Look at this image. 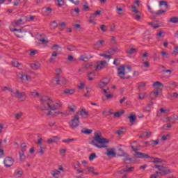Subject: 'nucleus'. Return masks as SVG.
<instances>
[{
    "label": "nucleus",
    "instance_id": "54",
    "mask_svg": "<svg viewBox=\"0 0 178 178\" xmlns=\"http://www.w3.org/2000/svg\"><path fill=\"white\" fill-rule=\"evenodd\" d=\"M53 177H56L58 178V176H59V175H60V171L59 170H56L55 172L51 173Z\"/></svg>",
    "mask_w": 178,
    "mask_h": 178
},
{
    "label": "nucleus",
    "instance_id": "18",
    "mask_svg": "<svg viewBox=\"0 0 178 178\" xmlns=\"http://www.w3.org/2000/svg\"><path fill=\"white\" fill-rule=\"evenodd\" d=\"M76 92V90L74 89H65L63 91L64 94H67V95H73Z\"/></svg>",
    "mask_w": 178,
    "mask_h": 178
},
{
    "label": "nucleus",
    "instance_id": "50",
    "mask_svg": "<svg viewBox=\"0 0 178 178\" xmlns=\"http://www.w3.org/2000/svg\"><path fill=\"white\" fill-rule=\"evenodd\" d=\"M67 49L68 51H76V47H74V46H73V45H68V46L67 47Z\"/></svg>",
    "mask_w": 178,
    "mask_h": 178
},
{
    "label": "nucleus",
    "instance_id": "17",
    "mask_svg": "<svg viewBox=\"0 0 178 178\" xmlns=\"http://www.w3.org/2000/svg\"><path fill=\"white\" fill-rule=\"evenodd\" d=\"M151 131L143 132L140 136H139V138H148L151 137Z\"/></svg>",
    "mask_w": 178,
    "mask_h": 178
},
{
    "label": "nucleus",
    "instance_id": "7",
    "mask_svg": "<svg viewBox=\"0 0 178 178\" xmlns=\"http://www.w3.org/2000/svg\"><path fill=\"white\" fill-rule=\"evenodd\" d=\"M3 163L6 168H10L15 163V160L12 157L7 156L4 159Z\"/></svg>",
    "mask_w": 178,
    "mask_h": 178
},
{
    "label": "nucleus",
    "instance_id": "9",
    "mask_svg": "<svg viewBox=\"0 0 178 178\" xmlns=\"http://www.w3.org/2000/svg\"><path fill=\"white\" fill-rule=\"evenodd\" d=\"M58 115H62V116H69L67 113H63L60 111H49L47 113V116H58Z\"/></svg>",
    "mask_w": 178,
    "mask_h": 178
},
{
    "label": "nucleus",
    "instance_id": "39",
    "mask_svg": "<svg viewBox=\"0 0 178 178\" xmlns=\"http://www.w3.org/2000/svg\"><path fill=\"white\" fill-rule=\"evenodd\" d=\"M56 27H58V23H56V21H53L51 24V29L55 30Z\"/></svg>",
    "mask_w": 178,
    "mask_h": 178
},
{
    "label": "nucleus",
    "instance_id": "15",
    "mask_svg": "<svg viewBox=\"0 0 178 178\" xmlns=\"http://www.w3.org/2000/svg\"><path fill=\"white\" fill-rule=\"evenodd\" d=\"M56 58H58V53H56V51H54L49 59L50 63H55Z\"/></svg>",
    "mask_w": 178,
    "mask_h": 178
},
{
    "label": "nucleus",
    "instance_id": "49",
    "mask_svg": "<svg viewBox=\"0 0 178 178\" xmlns=\"http://www.w3.org/2000/svg\"><path fill=\"white\" fill-rule=\"evenodd\" d=\"M62 47H60V46L58 45V44H54L53 45V47H51V49L53 51H58V49H60Z\"/></svg>",
    "mask_w": 178,
    "mask_h": 178
},
{
    "label": "nucleus",
    "instance_id": "22",
    "mask_svg": "<svg viewBox=\"0 0 178 178\" xmlns=\"http://www.w3.org/2000/svg\"><path fill=\"white\" fill-rule=\"evenodd\" d=\"M116 10L118 15H120V16H123V8L120 6H116Z\"/></svg>",
    "mask_w": 178,
    "mask_h": 178
},
{
    "label": "nucleus",
    "instance_id": "38",
    "mask_svg": "<svg viewBox=\"0 0 178 178\" xmlns=\"http://www.w3.org/2000/svg\"><path fill=\"white\" fill-rule=\"evenodd\" d=\"M95 17H97V15L95 14H91L89 18V23H92V22L95 20Z\"/></svg>",
    "mask_w": 178,
    "mask_h": 178
},
{
    "label": "nucleus",
    "instance_id": "58",
    "mask_svg": "<svg viewBox=\"0 0 178 178\" xmlns=\"http://www.w3.org/2000/svg\"><path fill=\"white\" fill-rule=\"evenodd\" d=\"M38 54V50H31V52H30V56H34V55Z\"/></svg>",
    "mask_w": 178,
    "mask_h": 178
},
{
    "label": "nucleus",
    "instance_id": "36",
    "mask_svg": "<svg viewBox=\"0 0 178 178\" xmlns=\"http://www.w3.org/2000/svg\"><path fill=\"white\" fill-rule=\"evenodd\" d=\"M114 52H118V47H115L114 49H110L107 54H110L111 55H113Z\"/></svg>",
    "mask_w": 178,
    "mask_h": 178
},
{
    "label": "nucleus",
    "instance_id": "1",
    "mask_svg": "<svg viewBox=\"0 0 178 178\" xmlns=\"http://www.w3.org/2000/svg\"><path fill=\"white\" fill-rule=\"evenodd\" d=\"M42 102V111H49V112H56L63 106L62 102H57L52 103V99L48 96H43L40 99Z\"/></svg>",
    "mask_w": 178,
    "mask_h": 178
},
{
    "label": "nucleus",
    "instance_id": "4",
    "mask_svg": "<svg viewBox=\"0 0 178 178\" xmlns=\"http://www.w3.org/2000/svg\"><path fill=\"white\" fill-rule=\"evenodd\" d=\"M118 74L119 77L124 80V79H126L124 76L127 74V73H130V72H131V67H130L129 66L126 67L124 65H121V67L118 68Z\"/></svg>",
    "mask_w": 178,
    "mask_h": 178
},
{
    "label": "nucleus",
    "instance_id": "52",
    "mask_svg": "<svg viewBox=\"0 0 178 178\" xmlns=\"http://www.w3.org/2000/svg\"><path fill=\"white\" fill-rule=\"evenodd\" d=\"M31 69H33V70H38V65L36 63H32L31 64Z\"/></svg>",
    "mask_w": 178,
    "mask_h": 178
},
{
    "label": "nucleus",
    "instance_id": "25",
    "mask_svg": "<svg viewBox=\"0 0 178 178\" xmlns=\"http://www.w3.org/2000/svg\"><path fill=\"white\" fill-rule=\"evenodd\" d=\"M68 110L70 111V112L74 113L77 110V107L74 105H70L68 106Z\"/></svg>",
    "mask_w": 178,
    "mask_h": 178
},
{
    "label": "nucleus",
    "instance_id": "61",
    "mask_svg": "<svg viewBox=\"0 0 178 178\" xmlns=\"http://www.w3.org/2000/svg\"><path fill=\"white\" fill-rule=\"evenodd\" d=\"M19 156H20V161H24V158H25V156H24V152H19Z\"/></svg>",
    "mask_w": 178,
    "mask_h": 178
},
{
    "label": "nucleus",
    "instance_id": "56",
    "mask_svg": "<svg viewBox=\"0 0 178 178\" xmlns=\"http://www.w3.org/2000/svg\"><path fill=\"white\" fill-rule=\"evenodd\" d=\"M113 65H115V66H119V65H120V60H119L118 58H115L114 60Z\"/></svg>",
    "mask_w": 178,
    "mask_h": 178
},
{
    "label": "nucleus",
    "instance_id": "8",
    "mask_svg": "<svg viewBox=\"0 0 178 178\" xmlns=\"http://www.w3.org/2000/svg\"><path fill=\"white\" fill-rule=\"evenodd\" d=\"M14 97L15 98H17V99H22V98H24L22 101H26V92H20L19 90H16L15 92H13Z\"/></svg>",
    "mask_w": 178,
    "mask_h": 178
},
{
    "label": "nucleus",
    "instance_id": "55",
    "mask_svg": "<svg viewBox=\"0 0 178 178\" xmlns=\"http://www.w3.org/2000/svg\"><path fill=\"white\" fill-rule=\"evenodd\" d=\"M11 65L14 66V67H19V65H20V63H19V62L17 61H13L11 63Z\"/></svg>",
    "mask_w": 178,
    "mask_h": 178
},
{
    "label": "nucleus",
    "instance_id": "20",
    "mask_svg": "<svg viewBox=\"0 0 178 178\" xmlns=\"http://www.w3.org/2000/svg\"><path fill=\"white\" fill-rule=\"evenodd\" d=\"M107 156H111V158H115L116 156V152L113 150H109V149H107L106 153Z\"/></svg>",
    "mask_w": 178,
    "mask_h": 178
},
{
    "label": "nucleus",
    "instance_id": "27",
    "mask_svg": "<svg viewBox=\"0 0 178 178\" xmlns=\"http://www.w3.org/2000/svg\"><path fill=\"white\" fill-rule=\"evenodd\" d=\"M15 26H22V24H24L23 19L20 18L19 19L15 21Z\"/></svg>",
    "mask_w": 178,
    "mask_h": 178
},
{
    "label": "nucleus",
    "instance_id": "32",
    "mask_svg": "<svg viewBox=\"0 0 178 178\" xmlns=\"http://www.w3.org/2000/svg\"><path fill=\"white\" fill-rule=\"evenodd\" d=\"M122 161H123L124 162H125V163L129 164V163H131L132 159H131V158H130V157H129V156H126V157H124V158L122 159Z\"/></svg>",
    "mask_w": 178,
    "mask_h": 178
},
{
    "label": "nucleus",
    "instance_id": "40",
    "mask_svg": "<svg viewBox=\"0 0 178 178\" xmlns=\"http://www.w3.org/2000/svg\"><path fill=\"white\" fill-rule=\"evenodd\" d=\"M159 5H160V6H162L163 5H164V6H165V8H169V5L168 4V1H159Z\"/></svg>",
    "mask_w": 178,
    "mask_h": 178
},
{
    "label": "nucleus",
    "instance_id": "44",
    "mask_svg": "<svg viewBox=\"0 0 178 178\" xmlns=\"http://www.w3.org/2000/svg\"><path fill=\"white\" fill-rule=\"evenodd\" d=\"M170 23H178V17H174L170 19Z\"/></svg>",
    "mask_w": 178,
    "mask_h": 178
},
{
    "label": "nucleus",
    "instance_id": "21",
    "mask_svg": "<svg viewBox=\"0 0 178 178\" xmlns=\"http://www.w3.org/2000/svg\"><path fill=\"white\" fill-rule=\"evenodd\" d=\"M95 79V73L91 72L88 74V79L89 81H92Z\"/></svg>",
    "mask_w": 178,
    "mask_h": 178
},
{
    "label": "nucleus",
    "instance_id": "41",
    "mask_svg": "<svg viewBox=\"0 0 178 178\" xmlns=\"http://www.w3.org/2000/svg\"><path fill=\"white\" fill-rule=\"evenodd\" d=\"M45 149H47V147L40 146V149L39 151V154L40 155H44V154L45 152Z\"/></svg>",
    "mask_w": 178,
    "mask_h": 178
},
{
    "label": "nucleus",
    "instance_id": "62",
    "mask_svg": "<svg viewBox=\"0 0 178 178\" xmlns=\"http://www.w3.org/2000/svg\"><path fill=\"white\" fill-rule=\"evenodd\" d=\"M74 169H77V168H80V162L76 161L73 164Z\"/></svg>",
    "mask_w": 178,
    "mask_h": 178
},
{
    "label": "nucleus",
    "instance_id": "29",
    "mask_svg": "<svg viewBox=\"0 0 178 178\" xmlns=\"http://www.w3.org/2000/svg\"><path fill=\"white\" fill-rule=\"evenodd\" d=\"M165 13H166V10H159L157 12L154 13V15H156V16H161L162 15H165Z\"/></svg>",
    "mask_w": 178,
    "mask_h": 178
},
{
    "label": "nucleus",
    "instance_id": "37",
    "mask_svg": "<svg viewBox=\"0 0 178 178\" xmlns=\"http://www.w3.org/2000/svg\"><path fill=\"white\" fill-rule=\"evenodd\" d=\"M97 157V154L92 153L89 156V161H94Z\"/></svg>",
    "mask_w": 178,
    "mask_h": 178
},
{
    "label": "nucleus",
    "instance_id": "19",
    "mask_svg": "<svg viewBox=\"0 0 178 178\" xmlns=\"http://www.w3.org/2000/svg\"><path fill=\"white\" fill-rule=\"evenodd\" d=\"M128 118L131 125L134 124V122L137 120V116L134 115H130Z\"/></svg>",
    "mask_w": 178,
    "mask_h": 178
},
{
    "label": "nucleus",
    "instance_id": "33",
    "mask_svg": "<svg viewBox=\"0 0 178 178\" xmlns=\"http://www.w3.org/2000/svg\"><path fill=\"white\" fill-rule=\"evenodd\" d=\"M124 113V111H118L114 113V118H120Z\"/></svg>",
    "mask_w": 178,
    "mask_h": 178
},
{
    "label": "nucleus",
    "instance_id": "42",
    "mask_svg": "<svg viewBox=\"0 0 178 178\" xmlns=\"http://www.w3.org/2000/svg\"><path fill=\"white\" fill-rule=\"evenodd\" d=\"M57 5L58 8H62L65 5V1L63 0H57Z\"/></svg>",
    "mask_w": 178,
    "mask_h": 178
},
{
    "label": "nucleus",
    "instance_id": "6",
    "mask_svg": "<svg viewBox=\"0 0 178 178\" xmlns=\"http://www.w3.org/2000/svg\"><path fill=\"white\" fill-rule=\"evenodd\" d=\"M154 168L156 169H158L160 172H163V175H169V173H172V171H170V169L168 168V167L163 166V165H155Z\"/></svg>",
    "mask_w": 178,
    "mask_h": 178
},
{
    "label": "nucleus",
    "instance_id": "46",
    "mask_svg": "<svg viewBox=\"0 0 178 178\" xmlns=\"http://www.w3.org/2000/svg\"><path fill=\"white\" fill-rule=\"evenodd\" d=\"M1 90L4 92H6V91H10V92H13V90L6 86H4L1 88Z\"/></svg>",
    "mask_w": 178,
    "mask_h": 178
},
{
    "label": "nucleus",
    "instance_id": "11",
    "mask_svg": "<svg viewBox=\"0 0 178 178\" xmlns=\"http://www.w3.org/2000/svg\"><path fill=\"white\" fill-rule=\"evenodd\" d=\"M60 138L58 136H53L47 140V144H58Z\"/></svg>",
    "mask_w": 178,
    "mask_h": 178
},
{
    "label": "nucleus",
    "instance_id": "59",
    "mask_svg": "<svg viewBox=\"0 0 178 178\" xmlns=\"http://www.w3.org/2000/svg\"><path fill=\"white\" fill-rule=\"evenodd\" d=\"M22 116H23V113H17V114H15V119L17 120H19V119H20V118H22Z\"/></svg>",
    "mask_w": 178,
    "mask_h": 178
},
{
    "label": "nucleus",
    "instance_id": "47",
    "mask_svg": "<svg viewBox=\"0 0 178 178\" xmlns=\"http://www.w3.org/2000/svg\"><path fill=\"white\" fill-rule=\"evenodd\" d=\"M54 81H56L57 85L59 86V84H60V78L56 77V78L53 79V80L51 81L52 83H54Z\"/></svg>",
    "mask_w": 178,
    "mask_h": 178
},
{
    "label": "nucleus",
    "instance_id": "45",
    "mask_svg": "<svg viewBox=\"0 0 178 178\" xmlns=\"http://www.w3.org/2000/svg\"><path fill=\"white\" fill-rule=\"evenodd\" d=\"M100 30L103 31V33H106L108 31V27H106L105 25L102 24L100 26Z\"/></svg>",
    "mask_w": 178,
    "mask_h": 178
},
{
    "label": "nucleus",
    "instance_id": "5",
    "mask_svg": "<svg viewBox=\"0 0 178 178\" xmlns=\"http://www.w3.org/2000/svg\"><path fill=\"white\" fill-rule=\"evenodd\" d=\"M131 147L132 148V151H134V152L136 153L135 156L136 158H142V159H148V158H151V156H149V155H148L147 154L141 153L140 152H138V146L134 147V145H131Z\"/></svg>",
    "mask_w": 178,
    "mask_h": 178
},
{
    "label": "nucleus",
    "instance_id": "43",
    "mask_svg": "<svg viewBox=\"0 0 178 178\" xmlns=\"http://www.w3.org/2000/svg\"><path fill=\"white\" fill-rule=\"evenodd\" d=\"M161 55L163 59H165V58H168V56H169V54H168V53L165 52V51H161Z\"/></svg>",
    "mask_w": 178,
    "mask_h": 178
},
{
    "label": "nucleus",
    "instance_id": "31",
    "mask_svg": "<svg viewBox=\"0 0 178 178\" xmlns=\"http://www.w3.org/2000/svg\"><path fill=\"white\" fill-rule=\"evenodd\" d=\"M153 87H155V88H158V87H163V84L159 81H156L153 83Z\"/></svg>",
    "mask_w": 178,
    "mask_h": 178
},
{
    "label": "nucleus",
    "instance_id": "51",
    "mask_svg": "<svg viewBox=\"0 0 178 178\" xmlns=\"http://www.w3.org/2000/svg\"><path fill=\"white\" fill-rule=\"evenodd\" d=\"M150 95H151V97H154L155 98H156V97H158V95H159V92L158 90L152 92Z\"/></svg>",
    "mask_w": 178,
    "mask_h": 178
},
{
    "label": "nucleus",
    "instance_id": "30",
    "mask_svg": "<svg viewBox=\"0 0 178 178\" xmlns=\"http://www.w3.org/2000/svg\"><path fill=\"white\" fill-rule=\"evenodd\" d=\"M137 52V49L131 48L129 50L127 51V54H129V55H133V54H136Z\"/></svg>",
    "mask_w": 178,
    "mask_h": 178
},
{
    "label": "nucleus",
    "instance_id": "23",
    "mask_svg": "<svg viewBox=\"0 0 178 178\" xmlns=\"http://www.w3.org/2000/svg\"><path fill=\"white\" fill-rule=\"evenodd\" d=\"M151 159H153L152 161L153 163H162L163 162V160L159 158H154V157H150Z\"/></svg>",
    "mask_w": 178,
    "mask_h": 178
},
{
    "label": "nucleus",
    "instance_id": "57",
    "mask_svg": "<svg viewBox=\"0 0 178 178\" xmlns=\"http://www.w3.org/2000/svg\"><path fill=\"white\" fill-rule=\"evenodd\" d=\"M26 148H27V145H26V143H22L21 147L22 152H25Z\"/></svg>",
    "mask_w": 178,
    "mask_h": 178
},
{
    "label": "nucleus",
    "instance_id": "26",
    "mask_svg": "<svg viewBox=\"0 0 178 178\" xmlns=\"http://www.w3.org/2000/svg\"><path fill=\"white\" fill-rule=\"evenodd\" d=\"M86 169V174L88 175V173H94V168L93 167H87Z\"/></svg>",
    "mask_w": 178,
    "mask_h": 178
},
{
    "label": "nucleus",
    "instance_id": "63",
    "mask_svg": "<svg viewBox=\"0 0 178 178\" xmlns=\"http://www.w3.org/2000/svg\"><path fill=\"white\" fill-rule=\"evenodd\" d=\"M170 96L172 98H178V93L177 92H173L170 95Z\"/></svg>",
    "mask_w": 178,
    "mask_h": 178
},
{
    "label": "nucleus",
    "instance_id": "13",
    "mask_svg": "<svg viewBox=\"0 0 178 178\" xmlns=\"http://www.w3.org/2000/svg\"><path fill=\"white\" fill-rule=\"evenodd\" d=\"M10 31L15 32V35L18 38H22V29H10Z\"/></svg>",
    "mask_w": 178,
    "mask_h": 178
},
{
    "label": "nucleus",
    "instance_id": "48",
    "mask_svg": "<svg viewBox=\"0 0 178 178\" xmlns=\"http://www.w3.org/2000/svg\"><path fill=\"white\" fill-rule=\"evenodd\" d=\"M72 141H74V138H67L63 140V143H65L67 144H70V143H72Z\"/></svg>",
    "mask_w": 178,
    "mask_h": 178
},
{
    "label": "nucleus",
    "instance_id": "14",
    "mask_svg": "<svg viewBox=\"0 0 178 178\" xmlns=\"http://www.w3.org/2000/svg\"><path fill=\"white\" fill-rule=\"evenodd\" d=\"M104 80H106L105 81H100L99 83V88H104V87H106V86H108V83H109V79L105 78Z\"/></svg>",
    "mask_w": 178,
    "mask_h": 178
},
{
    "label": "nucleus",
    "instance_id": "35",
    "mask_svg": "<svg viewBox=\"0 0 178 178\" xmlns=\"http://www.w3.org/2000/svg\"><path fill=\"white\" fill-rule=\"evenodd\" d=\"M80 60H83V62H88L90 60V58L87 57V56H80Z\"/></svg>",
    "mask_w": 178,
    "mask_h": 178
},
{
    "label": "nucleus",
    "instance_id": "10",
    "mask_svg": "<svg viewBox=\"0 0 178 178\" xmlns=\"http://www.w3.org/2000/svg\"><path fill=\"white\" fill-rule=\"evenodd\" d=\"M105 67H108V63L106 60L99 61L96 66V69L97 70H101L102 69H105Z\"/></svg>",
    "mask_w": 178,
    "mask_h": 178
},
{
    "label": "nucleus",
    "instance_id": "28",
    "mask_svg": "<svg viewBox=\"0 0 178 178\" xmlns=\"http://www.w3.org/2000/svg\"><path fill=\"white\" fill-rule=\"evenodd\" d=\"M158 144H159V140H150V147H156V145H158Z\"/></svg>",
    "mask_w": 178,
    "mask_h": 178
},
{
    "label": "nucleus",
    "instance_id": "12",
    "mask_svg": "<svg viewBox=\"0 0 178 178\" xmlns=\"http://www.w3.org/2000/svg\"><path fill=\"white\" fill-rule=\"evenodd\" d=\"M105 44V40H102L97 41L95 44H94V49L98 50L99 48L102 47V45Z\"/></svg>",
    "mask_w": 178,
    "mask_h": 178
},
{
    "label": "nucleus",
    "instance_id": "16",
    "mask_svg": "<svg viewBox=\"0 0 178 178\" xmlns=\"http://www.w3.org/2000/svg\"><path fill=\"white\" fill-rule=\"evenodd\" d=\"M177 86L176 82H168L165 83V88H170V90H173V87H176Z\"/></svg>",
    "mask_w": 178,
    "mask_h": 178
},
{
    "label": "nucleus",
    "instance_id": "53",
    "mask_svg": "<svg viewBox=\"0 0 178 178\" xmlns=\"http://www.w3.org/2000/svg\"><path fill=\"white\" fill-rule=\"evenodd\" d=\"M60 83L63 84H67V79H66L65 77L60 76Z\"/></svg>",
    "mask_w": 178,
    "mask_h": 178
},
{
    "label": "nucleus",
    "instance_id": "64",
    "mask_svg": "<svg viewBox=\"0 0 178 178\" xmlns=\"http://www.w3.org/2000/svg\"><path fill=\"white\" fill-rule=\"evenodd\" d=\"M173 55H177L178 54V47H175L174 51H172Z\"/></svg>",
    "mask_w": 178,
    "mask_h": 178
},
{
    "label": "nucleus",
    "instance_id": "60",
    "mask_svg": "<svg viewBox=\"0 0 178 178\" xmlns=\"http://www.w3.org/2000/svg\"><path fill=\"white\" fill-rule=\"evenodd\" d=\"M60 73H62V70L60 68L56 70L55 74H56V77H58V76L60 74Z\"/></svg>",
    "mask_w": 178,
    "mask_h": 178
},
{
    "label": "nucleus",
    "instance_id": "34",
    "mask_svg": "<svg viewBox=\"0 0 178 178\" xmlns=\"http://www.w3.org/2000/svg\"><path fill=\"white\" fill-rule=\"evenodd\" d=\"M146 86L145 82H141L139 83V86L138 87V90L139 91H141V90H143V88H145Z\"/></svg>",
    "mask_w": 178,
    "mask_h": 178
},
{
    "label": "nucleus",
    "instance_id": "2",
    "mask_svg": "<svg viewBox=\"0 0 178 178\" xmlns=\"http://www.w3.org/2000/svg\"><path fill=\"white\" fill-rule=\"evenodd\" d=\"M90 144L94 145V147H97V148H99L100 149L102 148H108V145H106V144H109V140L104 138L101 131H97L95 132L94 138L90 141Z\"/></svg>",
    "mask_w": 178,
    "mask_h": 178
},
{
    "label": "nucleus",
    "instance_id": "3",
    "mask_svg": "<svg viewBox=\"0 0 178 178\" xmlns=\"http://www.w3.org/2000/svg\"><path fill=\"white\" fill-rule=\"evenodd\" d=\"M80 116L83 119H87L88 118L89 114L88 112L86 111V109L82 108L81 111H79L76 113V114L74 115L73 118L71 120V123L70 124V127L72 129V130H74V129H77L80 124Z\"/></svg>",
    "mask_w": 178,
    "mask_h": 178
},
{
    "label": "nucleus",
    "instance_id": "24",
    "mask_svg": "<svg viewBox=\"0 0 178 178\" xmlns=\"http://www.w3.org/2000/svg\"><path fill=\"white\" fill-rule=\"evenodd\" d=\"M83 134L90 135L92 133V129H85L81 130Z\"/></svg>",
    "mask_w": 178,
    "mask_h": 178
}]
</instances>
